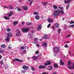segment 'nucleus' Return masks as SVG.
I'll return each instance as SVG.
<instances>
[{"instance_id":"4d7b16f0","label":"nucleus","mask_w":74,"mask_h":74,"mask_svg":"<svg viewBox=\"0 0 74 74\" xmlns=\"http://www.w3.org/2000/svg\"><path fill=\"white\" fill-rule=\"evenodd\" d=\"M4 7L5 8H8V7H7V6H4Z\"/></svg>"},{"instance_id":"bb28decb","label":"nucleus","mask_w":74,"mask_h":74,"mask_svg":"<svg viewBox=\"0 0 74 74\" xmlns=\"http://www.w3.org/2000/svg\"><path fill=\"white\" fill-rule=\"evenodd\" d=\"M1 47H2V48H5V45L3 44L1 46Z\"/></svg>"},{"instance_id":"c756f323","label":"nucleus","mask_w":74,"mask_h":74,"mask_svg":"<svg viewBox=\"0 0 74 74\" xmlns=\"http://www.w3.org/2000/svg\"><path fill=\"white\" fill-rule=\"evenodd\" d=\"M69 27H72V28H74V24H73L69 26Z\"/></svg>"},{"instance_id":"09e8293b","label":"nucleus","mask_w":74,"mask_h":74,"mask_svg":"<svg viewBox=\"0 0 74 74\" xmlns=\"http://www.w3.org/2000/svg\"><path fill=\"white\" fill-rule=\"evenodd\" d=\"M53 30H55V27L53 26L52 28Z\"/></svg>"},{"instance_id":"a878e982","label":"nucleus","mask_w":74,"mask_h":74,"mask_svg":"<svg viewBox=\"0 0 74 74\" xmlns=\"http://www.w3.org/2000/svg\"><path fill=\"white\" fill-rule=\"evenodd\" d=\"M9 8L10 9H13V8H14L13 7H12V6L11 5H9Z\"/></svg>"},{"instance_id":"5fc2aeb1","label":"nucleus","mask_w":74,"mask_h":74,"mask_svg":"<svg viewBox=\"0 0 74 74\" xmlns=\"http://www.w3.org/2000/svg\"><path fill=\"white\" fill-rule=\"evenodd\" d=\"M36 46L38 47V48H39V45L38 44H36Z\"/></svg>"},{"instance_id":"de8ad7c7","label":"nucleus","mask_w":74,"mask_h":74,"mask_svg":"<svg viewBox=\"0 0 74 74\" xmlns=\"http://www.w3.org/2000/svg\"><path fill=\"white\" fill-rule=\"evenodd\" d=\"M41 55H42V54H41V53H40L39 55L38 56V57H39V56H41Z\"/></svg>"},{"instance_id":"473e14b6","label":"nucleus","mask_w":74,"mask_h":74,"mask_svg":"<svg viewBox=\"0 0 74 74\" xmlns=\"http://www.w3.org/2000/svg\"><path fill=\"white\" fill-rule=\"evenodd\" d=\"M7 32H10V31H11V29L9 28H8L7 29Z\"/></svg>"},{"instance_id":"ea45409f","label":"nucleus","mask_w":74,"mask_h":74,"mask_svg":"<svg viewBox=\"0 0 74 74\" xmlns=\"http://www.w3.org/2000/svg\"><path fill=\"white\" fill-rule=\"evenodd\" d=\"M21 48L22 49H25V47L23 46H21Z\"/></svg>"},{"instance_id":"c9c22d12","label":"nucleus","mask_w":74,"mask_h":74,"mask_svg":"<svg viewBox=\"0 0 74 74\" xmlns=\"http://www.w3.org/2000/svg\"><path fill=\"white\" fill-rule=\"evenodd\" d=\"M33 1H31V2L30 3V4H29L30 6H31L32 5V4L33 3Z\"/></svg>"},{"instance_id":"79ce46f5","label":"nucleus","mask_w":74,"mask_h":74,"mask_svg":"<svg viewBox=\"0 0 74 74\" xmlns=\"http://www.w3.org/2000/svg\"><path fill=\"white\" fill-rule=\"evenodd\" d=\"M17 61H18V62H23V60H20L19 59H18V60Z\"/></svg>"},{"instance_id":"8fccbe9b","label":"nucleus","mask_w":74,"mask_h":74,"mask_svg":"<svg viewBox=\"0 0 74 74\" xmlns=\"http://www.w3.org/2000/svg\"><path fill=\"white\" fill-rule=\"evenodd\" d=\"M37 40H38V39H37V38H35L34 39V41H37Z\"/></svg>"},{"instance_id":"0e129e2a","label":"nucleus","mask_w":74,"mask_h":74,"mask_svg":"<svg viewBox=\"0 0 74 74\" xmlns=\"http://www.w3.org/2000/svg\"><path fill=\"white\" fill-rule=\"evenodd\" d=\"M19 2H21L22 1V0H19Z\"/></svg>"},{"instance_id":"f257e3e1","label":"nucleus","mask_w":74,"mask_h":74,"mask_svg":"<svg viewBox=\"0 0 74 74\" xmlns=\"http://www.w3.org/2000/svg\"><path fill=\"white\" fill-rule=\"evenodd\" d=\"M59 9H58L57 10H54L53 12V16H58L60 14V13L61 14H64V12L63 11V8L62 7H59Z\"/></svg>"},{"instance_id":"20e7f679","label":"nucleus","mask_w":74,"mask_h":74,"mask_svg":"<svg viewBox=\"0 0 74 74\" xmlns=\"http://www.w3.org/2000/svg\"><path fill=\"white\" fill-rule=\"evenodd\" d=\"M29 30V29L28 28H23L22 29V31L23 33H25V32H28Z\"/></svg>"},{"instance_id":"13d9d810","label":"nucleus","mask_w":74,"mask_h":74,"mask_svg":"<svg viewBox=\"0 0 74 74\" xmlns=\"http://www.w3.org/2000/svg\"><path fill=\"white\" fill-rule=\"evenodd\" d=\"M8 48L9 49H11V48H12V47H11V46H9L8 47Z\"/></svg>"},{"instance_id":"a18cd8bd","label":"nucleus","mask_w":74,"mask_h":74,"mask_svg":"<svg viewBox=\"0 0 74 74\" xmlns=\"http://www.w3.org/2000/svg\"><path fill=\"white\" fill-rule=\"evenodd\" d=\"M3 61L2 60H1V64L3 65Z\"/></svg>"},{"instance_id":"6e6552de","label":"nucleus","mask_w":74,"mask_h":74,"mask_svg":"<svg viewBox=\"0 0 74 74\" xmlns=\"http://www.w3.org/2000/svg\"><path fill=\"white\" fill-rule=\"evenodd\" d=\"M51 64V62L47 61L46 63L45 64V66H47V65H50Z\"/></svg>"},{"instance_id":"bf43d9fd","label":"nucleus","mask_w":74,"mask_h":74,"mask_svg":"<svg viewBox=\"0 0 74 74\" xmlns=\"http://www.w3.org/2000/svg\"><path fill=\"white\" fill-rule=\"evenodd\" d=\"M37 42L34 41V44H36Z\"/></svg>"},{"instance_id":"864d4df0","label":"nucleus","mask_w":74,"mask_h":74,"mask_svg":"<svg viewBox=\"0 0 74 74\" xmlns=\"http://www.w3.org/2000/svg\"><path fill=\"white\" fill-rule=\"evenodd\" d=\"M21 24L22 25H24L25 24V22H23L21 23Z\"/></svg>"},{"instance_id":"423d86ee","label":"nucleus","mask_w":74,"mask_h":74,"mask_svg":"<svg viewBox=\"0 0 74 74\" xmlns=\"http://www.w3.org/2000/svg\"><path fill=\"white\" fill-rule=\"evenodd\" d=\"M71 0H65L64 1V3H67V4H70L71 3Z\"/></svg>"},{"instance_id":"a211bd4d","label":"nucleus","mask_w":74,"mask_h":74,"mask_svg":"<svg viewBox=\"0 0 74 74\" xmlns=\"http://www.w3.org/2000/svg\"><path fill=\"white\" fill-rule=\"evenodd\" d=\"M41 25H39L38 27V30H41Z\"/></svg>"},{"instance_id":"338daca9","label":"nucleus","mask_w":74,"mask_h":74,"mask_svg":"<svg viewBox=\"0 0 74 74\" xmlns=\"http://www.w3.org/2000/svg\"><path fill=\"white\" fill-rule=\"evenodd\" d=\"M27 59H30V57H27Z\"/></svg>"},{"instance_id":"6ab92c4d","label":"nucleus","mask_w":74,"mask_h":74,"mask_svg":"<svg viewBox=\"0 0 74 74\" xmlns=\"http://www.w3.org/2000/svg\"><path fill=\"white\" fill-rule=\"evenodd\" d=\"M60 63L61 65H63L64 64V62H62V60L61 59L60 60Z\"/></svg>"},{"instance_id":"1a4fd4ad","label":"nucleus","mask_w":74,"mask_h":74,"mask_svg":"<svg viewBox=\"0 0 74 74\" xmlns=\"http://www.w3.org/2000/svg\"><path fill=\"white\" fill-rule=\"evenodd\" d=\"M73 66H68V68L70 69H74V64H73Z\"/></svg>"},{"instance_id":"cd10ccee","label":"nucleus","mask_w":74,"mask_h":74,"mask_svg":"<svg viewBox=\"0 0 74 74\" xmlns=\"http://www.w3.org/2000/svg\"><path fill=\"white\" fill-rule=\"evenodd\" d=\"M43 37L44 38H47V35L46 34L44 35Z\"/></svg>"},{"instance_id":"f704fd0d","label":"nucleus","mask_w":74,"mask_h":74,"mask_svg":"<svg viewBox=\"0 0 74 74\" xmlns=\"http://www.w3.org/2000/svg\"><path fill=\"white\" fill-rule=\"evenodd\" d=\"M71 64V62L70 61H69L68 63V65H70Z\"/></svg>"},{"instance_id":"ddd939ff","label":"nucleus","mask_w":74,"mask_h":74,"mask_svg":"<svg viewBox=\"0 0 74 74\" xmlns=\"http://www.w3.org/2000/svg\"><path fill=\"white\" fill-rule=\"evenodd\" d=\"M23 8L24 10H25L26 11H27V10H28V8H27V6H23Z\"/></svg>"},{"instance_id":"b1692460","label":"nucleus","mask_w":74,"mask_h":74,"mask_svg":"<svg viewBox=\"0 0 74 74\" xmlns=\"http://www.w3.org/2000/svg\"><path fill=\"white\" fill-rule=\"evenodd\" d=\"M53 7L54 9H57L58 8V6L55 5H53Z\"/></svg>"},{"instance_id":"58836bf2","label":"nucleus","mask_w":74,"mask_h":74,"mask_svg":"<svg viewBox=\"0 0 74 74\" xmlns=\"http://www.w3.org/2000/svg\"><path fill=\"white\" fill-rule=\"evenodd\" d=\"M17 10L18 11H21V9L20 8H18Z\"/></svg>"},{"instance_id":"f8f14e48","label":"nucleus","mask_w":74,"mask_h":74,"mask_svg":"<svg viewBox=\"0 0 74 74\" xmlns=\"http://www.w3.org/2000/svg\"><path fill=\"white\" fill-rule=\"evenodd\" d=\"M18 32L16 34V36H19L21 35V34L20 33V31L19 30H18Z\"/></svg>"},{"instance_id":"49530a36","label":"nucleus","mask_w":74,"mask_h":74,"mask_svg":"<svg viewBox=\"0 0 74 74\" xmlns=\"http://www.w3.org/2000/svg\"><path fill=\"white\" fill-rule=\"evenodd\" d=\"M64 47H65V48H67V47H69V46H68L67 45H65Z\"/></svg>"},{"instance_id":"dca6fc26","label":"nucleus","mask_w":74,"mask_h":74,"mask_svg":"<svg viewBox=\"0 0 74 74\" xmlns=\"http://www.w3.org/2000/svg\"><path fill=\"white\" fill-rule=\"evenodd\" d=\"M54 67L55 68H58V65L56 64H54Z\"/></svg>"},{"instance_id":"4468645a","label":"nucleus","mask_w":74,"mask_h":74,"mask_svg":"<svg viewBox=\"0 0 74 74\" xmlns=\"http://www.w3.org/2000/svg\"><path fill=\"white\" fill-rule=\"evenodd\" d=\"M14 26H15L16 25H17L18 24V22L16 21H14L13 22V23Z\"/></svg>"},{"instance_id":"603ef678","label":"nucleus","mask_w":74,"mask_h":74,"mask_svg":"<svg viewBox=\"0 0 74 74\" xmlns=\"http://www.w3.org/2000/svg\"><path fill=\"white\" fill-rule=\"evenodd\" d=\"M71 36V35H68L66 37H70V36Z\"/></svg>"},{"instance_id":"052dcab7","label":"nucleus","mask_w":74,"mask_h":74,"mask_svg":"<svg viewBox=\"0 0 74 74\" xmlns=\"http://www.w3.org/2000/svg\"><path fill=\"white\" fill-rule=\"evenodd\" d=\"M2 58V56H1V55H0V59H1Z\"/></svg>"},{"instance_id":"2f4dec72","label":"nucleus","mask_w":74,"mask_h":74,"mask_svg":"<svg viewBox=\"0 0 74 74\" xmlns=\"http://www.w3.org/2000/svg\"><path fill=\"white\" fill-rule=\"evenodd\" d=\"M33 59H34V60H36V59H37V58H36V57L34 56H33L32 57Z\"/></svg>"},{"instance_id":"e433bc0d","label":"nucleus","mask_w":74,"mask_h":74,"mask_svg":"<svg viewBox=\"0 0 74 74\" xmlns=\"http://www.w3.org/2000/svg\"><path fill=\"white\" fill-rule=\"evenodd\" d=\"M50 26H51V24L49 23V24L47 25V28H49Z\"/></svg>"},{"instance_id":"5701e85b","label":"nucleus","mask_w":74,"mask_h":74,"mask_svg":"<svg viewBox=\"0 0 74 74\" xmlns=\"http://www.w3.org/2000/svg\"><path fill=\"white\" fill-rule=\"evenodd\" d=\"M48 4V2H43L42 3V4H43V5L45 6L47 4Z\"/></svg>"},{"instance_id":"aec40b11","label":"nucleus","mask_w":74,"mask_h":74,"mask_svg":"<svg viewBox=\"0 0 74 74\" xmlns=\"http://www.w3.org/2000/svg\"><path fill=\"white\" fill-rule=\"evenodd\" d=\"M55 25L56 27L57 28H58V27H59V24H58V23H56Z\"/></svg>"},{"instance_id":"a19ab883","label":"nucleus","mask_w":74,"mask_h":74,"mask_svg":"<svg viewBox=\"0 0 74 74\" xmlns=\"http://www.w3.org/2000/svg\"><path fill=\"white\" fill-rule=\"evenodd\" d=\"M74 23V21H72L70 22V24H73Z\"/></svg>"},{"instance_id":"0eeeda50","label":"nucleus","mask_w":74,"mask_h":74,"mask_svg":"<svg viewBox=\"0 0 74 74\" xmlns=\"http://www.w3.org/2000/svg\"><path fill=\"white\" fill-rule=\"evenodd\" d=\"M38 68L40 69H45L46 66L44 65H40L38 67Z\"/></svg>"},{"instance_id":"7ed1b4c3","label":"nucleus","mask_w":74,"mask_h":74,"mask_svg":"<svg viewBox=\"0 0 74 74\" xmlns=\"http://www.w3.org/2000/svg\"><path fill=\"white\" fill-rule=\"evenodd\" d=\"M12 35V34L11 32H9L8 33L7 38L5 39V40L7 42H8V41H9V40H10V37H11Z\"/></svg>"},{"instance_id":"774afa93","label":"nucleus","mask_w":74,"mask_h":74,"mask_svg":"<svg viewBox=\"0 0 74 74\" xmlns=\"http://www.w3.org/2000/svg\"><path fill=\"white\" fill-rule=\"evenodd\" d=\"M53 74H57L56 73H53Z\"/></svg>"},{"instance_id":"69168bd1","label":"nucleus","mask_w":74,"mask_h":74,"mask_svg":"<svg viewBox=\"0 0 74 74\" xmlns=\"http://www.w3.org/2000/svg\"><path fill=\"white\" fill-rule=\"evenodd\" d=\"M31 33L32 34H33V33H34V32L33 31H31Z\"/></svg>"},{"instance_id":"6e6d98bb","label":"nucleus","mask_w":74,"mask_h":74,"mask_svg":"<svg viewBox=\"0 0 74 74\" xmlns=\"http://www.w3.org/2000/svg\"><path fill=\"white\" fill-rule=\"evenodd\" d=\"M36 54H38V51H37L36 52Z\"/></svg>"},{"instance_id":"3c124183","label":"nucleus","mask_w":74,"mask_h":74,"mask_svg":"<svg viewBox=\"0 0 74 74\" xmlns=\"http://www.w3.org/2000/svg\"><path fill=\"white\" fill-rule=\"evenodd\" d=\"M22 72L23 73H25L26 71H23V70H22Z\"/></svg>"},{"instance_id":"f03ea898","label":"nucleus","mask_w":74,"mask_h":74,"mask_svg":"<svg viewBox=\"0 0 74 74\" xmlns=\"http://www.w3.org/2000/svg\"><path fill=\"white\" fill-rule=\"evenodd\" d=\"M60 48L58 47H56L53 48V51L54 53H58V52H60Z\"/></svg>"},{"instance_id":"f3484780","label":"nucleus","mask_w":74,"mask_h":74,"mask_svg":"<svg viewBox=\"0 0 74 74\" xmlns=\"http://www.w3.org/2000/svg\"><path fill=\"white\" fill-rule=\"evenodd\" d=\"M19 60V59L15 58L14 60H13L12 61L13 62H15L16 61H18Z\"/></svg>"},{"instance_id":"9b49d317","label":"nucleus","mask_w":74,"mask_h":74,"mask_svg":"<svg viewBox=\"0 0 74 74\" xmlns=\"http://www.w3.org/2000/svg\"><path fill=\"white\" fill-rule=\"evenodd\" d=\"M35 18L37 20H39L40 18V17L39 15H36L35 16Z\"/></svg>"},{"instance_id":"72a5a7b5","label":"nucleus","mask_w":74,"mask_h":74,"mask_svg":"<svg viewBox=\"0 0 74 74\" xmlns=\"http://www.w3.org/2000/svg\"><path fill=\"white\" fill-rule=\"evenodd\" d=\"M32 23H27V25H30Z\"/></svg>"},{"instance_id":"412c9836","label":"nucleus","mask_w":74,"mask_h":74,"mask_svg":"<svg viewBox=\"0 0 74 74\" xmlns=\"http://www.w3.org/2000/svg\"><path fill=\"white\" fill-rule=\"evenodd\" d=\"M33 14L34 15H39V13L38 12H33Z\"/></svg>"},{"instance_id":"7c9ffc66","label":"nucleus","mask_w":74,"mask_h":74,"mask_svg":"<svg viewBox=\"0 0 74 74\" xmlns=\"http://www.w3.org/2000/svg\"><path fill=\"white\" fill-rule=\"evenodd\" d=\"M47 45V43H44L42 45V46H44V47H46Z\"/></svg>"},{"instance_id":"c85d7f7f","label":"nucleus","mask_w":74,"mask_h":74,"mask_svg":"<svg viewBox=\"0 0 74 74\" xmlns=\"http://www.w3.org/2000/svg\"><path fill=\"white\" fill-rule=\"evenodd\" d=\"M69 7H70V5L69 4L66 5V9H69Z\"/></svg>"},{"instance_id":"4be33fe9","label":"nucleus","mask_w":74,"mask_h":74,"mask_svg":"<svg viewBox=\"0 0 74 74\" xmlns=\"http://www.w3.org/2000/svg\"><path fill=\"white\" fill-rule=\"evenodd\" d=\"M4 18L5 19H6L7 20H9L10 19V18L8 17H7L6 16H5L4 17Z\"/></svg>"},{"instance_id":"39448f33","label":"nucleus","mask_w":74,"mask_h":74,"mask_svg":"<svg viewBox=\"0 0 74 74\" xmlns=\"http://www.w3.org/2000/svg\"><path fill=\"white\" fill-rule=\"evenodd\" d=\"M22 68L24 70H28L29 69V67L25 65H23Z\"/></svg>"},{"instance_id":"37998d69","label":"nucleus","mask_w":74,"mask_h":74,"mask_svg":"<svg viewBox=\"0 0 74 74\" xmlns=\"http://www.w3.org/2000/svg\"><path fill=\"white\" fill-rule=\"evenodd\" d=\"M31 69L33 71H34V70H35V69H34V68L33 67H32L31 68Z\"/></svg>"},{"instance_id":"4c0bfd02","label":"nucleus","mask_w":74,"mask_h":74,"mask_svg":"<svg viewBox=\"0 0 74 74\" xmlns=\"http://www.w3.org/2000/svg\"><path fill=\"white\" fill-rule=\"evenodd\" d=\"M0 52L1 53H4V50H1L0 51Z\"/></svg>"},{"instance_id":"2eb2a0df","label":"nucleus","mask_w":74,"mask_h":74,"mask_svg":"<svg viewBox=\"0 0 74 74\" xmlns=\"http://www.w3.org/2000/svg\"><path fill=\"white\" fill-rule=\"evenodd\" d=\"M48 22H53V19H52L48 18Z\"/></svg>"},{"instance_id":"393cba45","label":"nucleus","mask_w":74,"mask_h":74,"mask_svg":"<svg viewBox=\"0 0 74 74\" xmlns=\"http://www.w3.org/2000/svg\"><path fill=\"white\" fill-rule=\"evenodd\" d=\"M61 31V29H58L57 32L58 34H60V32Z\"/></svg>"},{"instance_id":"e2e57ef3","label":"nucleus","mask_w":74,"mask_h":74,"mask_svg":"<svg viewBox=\"0 0 74 74\" xmlns=\"http://www.w3.org/2000/svg\"><path fill=\"white\" fill-rule=\"evenodd\" d=\"M69 42H65V43H69Z\"/></svg>"},{"instance_id":"680f3d73","label":"nucleus","mask_w":74,"mask_h":74,"mask_svg":"<svg viewBox=\"0 0 74 74\" xmlns=\"http://www.w3.org/2000/svg\"><path fill=\"white\" fill-rule=\"evenodd\" d=\"M26 52V50H24L23 51V53H25Z\"/></svg>"},{"instance_id":"c03bdc74","label":"nucleus","mask_w":74,"mask_h":74,"mask_svg":"<svg viewBox=\"0 0 74 74\" xmlns=\"http://www.w3.org/2000/svg\"><path fill=\"white\" fill-rule=\"evenodd\" d=\"M49 68H50V70H52V67L51 66H50L49 67Z\"/></svg>"},{"instance_id":"9d476101","label":"nucleus","mask_w":74,"mask_h":74,"mask_svg":"<svg viewBox=\"0 0 74 74\" xmlns=\"http://www.w3.org/2000/svg\"><path fill=\"white\" fill-rule=\"evenodd\" d=\"M7 14L8 16H11L13 14V12L12 11H10V13H8Z\"/></svg>"}]
</instances>
